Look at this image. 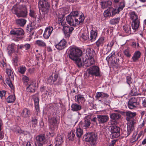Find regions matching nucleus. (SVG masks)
I'll return each instance as SVG.
<instances>
[{
    "label": "nucleus",
    "instance_id": "f257e3e1",
    "mask_svg": "<svg viewBox=\"0 0 146 146\" xmlns=\"http://www.w3.org/2000/svg\"><path fill=\"white\" fill-rule=\"evenodd\" d=\"M85 17L81 12L73 11L66 17L67 23L70 26L76 27L83 24Z\"/></svg>",
    "mask_w": 146,
    "mask_h": 146
},
{
    "label": "nucleus",
    "instance_id": "f03ea898",
    "mask_svg": "<svg viewBox=\"0 0 146 146\" xmlns=\"http://www.w3.org/2000/svg\"><path fill=\"white\" fill-rule=\"evenodd\" d=\"M82 54V50L77 47L70 46L68 50V54L69 57L75 61L76 64L80 60V56Z\"/></svg>",
    "mask_w": 146,
    "mask_h": 146
},
{
    "label": "nucleus",
    "instance_id": "7ed1b4c3",
    "mask_svg": "<svg viewBox=\"0 0 146 146\" xmlns=\"http://www.w3.org/2000/svg\"><path fill=\"white\" fill-rule=\"evenodd\" d=\"M64 20L65 18L64 15H60L58 16V19L57 21L58 24L61 25L63 27L64 31L65 37L68 38L70 36V35L74 29L72 27L65 26L66 22Z\"/></svg>",
    "mask_w": 146,
    "mask_h": 146
},
{
    "label": "nucleus",
    "instance_id": "20e7f679",
    "mask_svg": "<svg viewBox=\"0 0 146 146\" xmlns=\"http://www.w3.org/2000/svg\"><path fill=\"white\" fill-rule=\"evenodd\" d=\"M1 64L3 66V69L6 70V73L8 76V77L6 80V83L12 89H13L14 87L12 83V82L14 80V75L13 71L8 68V67H9V66L7 65L3 61H2Z\"/></svg>",
    "mask_w": 146,
    "mask_h": 146
},
{
    "label": "nucleus",
    "instance_id": "39448f33",
    "mask_svg": "<svg viewBox=\"0 0 146 146\" xmlns=\"http://www.w3.org/2000/svg\"><path fill=\"white\" fill-rule=\"evenodd\" d=\"M12 11L13 13L18 17H26L28 14L27 8L24 5L14 6Z\"/></svg>",
    "mask_w": 146,
    "mask_h": 146
},
{
    "label": "nucleus",
    "instance_id": "423d86ee",
    "mask_svg": "<svg viewBox=\"0 0 146 146\" xmlns=\"http://www.w3.org/2000/svg\"><path fill=\"white\" fill-rule=\"evenodd\" d=\"M130 17L132 21L131 26L132 29L135 31L139 28L140 24L139 19L138 16L134 12H131L130 14Z\"/></svg>",
    "mask_w": 146,
    "mask_h": 146
},
{
    "label": "nucleus",
    "instance_id": "0eeeda50",
    "mask_svg": "<svg viewBox=\"0 0 146 146\" xmlns=\"http://www.w3.org/2000/svg\"><path fill=\"white\" fill-rule=\"evenodd\" d=\"M84 141L88 142L91 145H95L97 140V135L94 133H88L85 134L83 137Z\"/></svg>",
    "mask_w": 146,
    "mask_h": 146
},
{
    "label": "nucleus",
    "instance_id": "6e6552de",
    "mask_svg": "<svg viewBox=\"0 0 146 146\" xmlns=\"http://www.w3.org/2000/svg\"><path fill=\"white\" fill-rule=\"evenodd\" d=\"M50 0H40L38 2V7L44 14L46 13L50 7L49 1Z\"/></svg>",
    "mask_w": 146,
    "mask_h": 146
},
{
    "label": "nucleus",
    "instance_id": "1a4fd4ad",
    "mask_svg": "<svg viewBox=\"0 0 146 146\" xmlns=\"http://www.w3.org/2000/svg\"><path fill=\"white\" fill-rule=\"evenodd\" d=\"M95 63L94 59L85 58L83 59V62L80 60L76 64L79 68L88 67L94 64Z\"/></svg>",
    "mask_w": 146,
    "mask_h": 146
},
{
    "label": "nucleus",
    "instance_id": "9d476101",
    "mask_svg": "<svg viewBox=\"0 0 146 146\" xmlns=\"http://www.w3.org/2000/svg\"><path fill=\"white\" fill-rule=\"evenodd\" d=\"M10 33L16 38V39L15 40V41H18L19 39L23 38L25 33L22 29L15 28L10 31Z\"/></svg>",
    "mask_w": 146,
    "mask_h": 146
},
{
    "label": "nucleus",
    "instance_id": "9b49d317",
    "mask_svg": "<svg viewBox=\"0 0 146 146\" xmlns=\"http://www.w3.org/2000/svg\"><path fill=\"white\" fill-rule=\"evenodd\" d=\"M135 123L131 121L127 123V130H124L122 132L123 137H126L129 136L135 129Z\"/></svg>",
    "mask_w": 146,
    "mask_h": 146
},
{
    "label": "nucleus",
    "instance_id": "f8f14e48",
    "mask_svg": "<svg viewBox=\"0 0 146 146\" xmlns=\"http://www.w3.org/2000/svg\"><path fill=\"white\" fill-rule=\"evenodd\" d=\"M46 137L44 134H40L35 137V146H43L45 143Z\"/></svg>",
    "mask_w": 146,
    "mask_h": 146
},
{
    "label": "nucleus",
    "instance_id": "ddd939ff",
    "mask_svg": "<svg viewBox=\"0 0 146 146\" xmlns=\"http://www.w3.org/2000/svg\"><path fill=\"white\" fill-rule=\"evenodd\" d=\"M114 7L120 12L125 6V2L124 0H111Z\"/></svg>",
    "mask_w": 146,
    "mask_h": 146
},
{
    "label": "nucleus",
    "instance_id": "4468645a",
    "mask_svg": "<svg viewBox=\"0 0 146 146\" xmlns=\"http://www.w3.org/2000/svg\"><path fill=\"white\" fill-rule=\"evenodd\" d=\"M120 11L118 10L115 8L113 7H110L104 12V16L106 17H112L116 14H118Z\"/></svg>",
    "mask_w": 146,
    "mask_h": 146
},
{
    "label": "nucleus",
    "instance_id": "2eb2a0df",
    "mask_svg": "<svg viewBox=\"0 0 146 146\" xmlns=\"http://www.w3.org/2000/svg\"><path fill=\"white\" fill-rule=\"evenodd\" d=\"M88 71V73L92 76L98 77L101 75L100 68L97 66H94L90 67Z\"/></svg>",
    "mask_w": 146,
    "mask_h": 146
},
{
    "label": "nucleus",
    "instance_id": "dca6fc26",
    "mask_svg": "<svg viewBox=\"0 0 146 146\" xmlns=\"http://www.w3.org/2000/svg\"><path fill=\"white\" fill-rule=\"evenodd\" d=\"M110 132L112 137L114 138H117L120 135V128L116 125L111 126L110 127Z\"/></svg>",
    "mask_w": 146,
    "mask_h": 146
},
{
    "label": "nucleus",
    "instance_id": "f3484780",
    "mask_svg": "<svg viewBox=\"0 0 146 146\" xmlns=\"http://www.w3.org/2000/svg\"><path fill=\"white\" fill-rule=\"evenodd\" d=\"M49 127L51 131H54L57 127V121L56 117L48 118Z\"/></svg>",
    "mask_w": 146,
    "mask_h": 146
},
{
    "label": "nucleus",
    "instance_id": "a211bd4d",
    "mask_svg": "<svg viewBox=\"0 0 146 146\" xmlns=\"http://www.w3.org/2000/svg\"><path fill=\"white\" fill-rule=\"evenodd\" d=\"M125 115L126 116V120L129 123L131 121H132L135 123V124L136 123V120L133 117L136 115L135 112H132L130 111H126L125 112Z\"/></svg>",
    "mask_w": 146,
    "mask_h": 146
},
{
    "label": "nucleus",
    "instance_id": "6ab92c4d",
    "mask_svg": "<svg viewBox=\"0 0 146 146\" xmlns=\"http://www.w3.org/2000/svg\"><path fill=\"white\" fill-rule=\"evenodd\" d=\"M97 117L98 121L99 124H104L108 121L109 117L108 115H98Z\"/></svg>",
    "mask_w": 146,
    "mask_h": 146
},
{
    "label": "nucleus",
    "instance_id": "aec40b11",
    "mask_svg": "<svg viewBox=\"0 0 146 146\" xmlns=\"http://www.w3.org/2000/svg\"><path fill=\"white\" fill-rule=\"evenodd\" d=\"M137 99L135 97L131 98L128 102V107L130 109H133L136 108L137 105Z\"/></svg>",
    "mask_w": 146,
    "mask_h": 146
},
{
    "label": "nucleus",
    "instance_id": "412c9836",
    "mask_svg": "<svg viewBox=\"0 0 146 146\" xmlns=\"http://www.w3.org/2000/svg\"><path fill=\"white\" fill-rule=\"evenodd\" d=\"M31 45L30 44L28 43L26 44H21L19 46V45L17 46V54L19 55H21L23 53V52L20 51L19 49L23 50L25 49L26 50H29L31 48Z\"/></svg>",
    "mask_w": 146,
    "mask_h": 146
},
{
    "label": "nucleus",
    "instance_id": "4be33fe9",
    "mask_svg": "<svg viewBox=\"0 0 146 146\" xmlns=\"http://www.w3.org/2000/svg\"><path fill=\"white\" fill-rule=\"evenodd\" d=\"M108 96L109 95L107 94L102 92H98L96 94V98L99 101L102 102L105 101Z\"/></svg>",
    "mask_w": 146,
    "mask_h": 146
},
{
    "label": "nucleus",
    "instance_id": "5701e85b",
    "mask_svg": "<svg viewBox=\"0 0 146 146\" xmlns=\"http://www.w3.org/2000/svg\"><path fill=\"white\" fill-rule=\"evenodd\" d=\"M67 42L64 39H62L58 44L55 45V48L58 50H61L66 47Z\"/></svg>",
    "mask_w": 146,
    "mask_h": 146
},
{
    "label": "nucleus",
    "instance_id": "b1692460",
    "mask_svg": "<svg viewBox=\"0 0 146 146\" xmlns=\"http://www.w3.org/2000/svg\"><path fill=\"white\" fill-rule=\"evenodd\" d=\"M53 30L52 27H48L46 28L43 35V37L45 39L49 38Z\"/></svg>",
    "mask_w": 146,
    "mask_h": 146
},
{
    "label": "nucleus",
    "instance_id": "393cba45",
    "mask_svg": "<svg viewBox=\"0 0 146 146\" xmlns=\"http://www.w3.org/2000/svg\"><path fill=\"white\" fill-rule=\"evenodd\" d=\"M86 53L88 58L94 59V56L95 54V52L93 49L90 48H88L86 50Z\"/></svg>",
    "mask_w": 146,
    "mask_h": 146
},
{
    "label": "nucleus",
    "instance_id": "a878e982",
    "mask_svg": "<svg viewBox=\"0 0 146 146\" xmlns=\"http://www.w3.org/2000/svg\"><path fill=\"white\" fill-rule=\"evenodd\" d=\"M15 48L16 45L14 43H12L10 45H8L7 51L10 55H11L13 53L17 54V49L16 50Z\"/></svg>",
    "mask_w": 146,
    "mask_h": 146
},
{
    "label": "nucleus",
    "instance_id": "bb28decb",
    "mask_svg": "<svg viewBox=\"0 0 146 146\" xmlns=\"http://www.w3.org/2000/svg\"><path fill=\"white\" fill-rule=\"evenodd\" d=\"M64 135L62 133L58 135L57 136L56 138V145H59L61 144L63 142Z\"/></svg>",
    "mask_w": 146,
    "mask_h": 146
},
{
    "label": "nucleus",
    "instance_id": "cd10ccee",
    "mask_svg": "<svg viewBox=\"0 0 146 146\" xmlns=\"http://www.w3.org/2000/svg\"><path fill=\"white\" fill-rule=\"evenodd\" d=\"M141 54V53L140 51L137 50L135 51L131 58L132 61L134 62L138 61L140 58Z\"/></svg>",
    "mask_w": 146,
    "mask_h": 146
},
{
    "label": "nucleus",
    "instance_id": "c85d7f7f",
    "mask_svg": "<svg viewBox=\"0 0 146 146\" xmlns=\"http://www.w3.org/2000/svg\"><path fill=\"white\" fill-rule=\"evenodd\" d=\"M36 83L32 82L29 84L26 88L27 92L30 93H34L35 91Z\"/></svg>",
    "mask_w": 146,
    "mask_h": 146
},
{
    "label": "nucleus",
    "instance_id": "c756f323",
    "mask_svg": "<svg viewBox=\"0 0 146 146\" xmlns=\"http://www.w3.org/2000/svg\"><path fill=\"white\" fill-rule=\"evenodd\" d=\"M27 20L24 19L20 18L16 19L15 21V24L18 26L23 27L26 24Z\"/></svg>",
    "mask_w": 146,
    "mask_h": 146
},
{
    "label": "nucleus",
    "instance_id": "7c9ffc66",
    "mask_svg": "<svg viewBox=\"0 0 146 146\" xmlns=\"http://www.w3.org/2000/svg\"><path fill=\"white\" fill-rule=\"evenodd\" d=\"M58 77V74L56 73H53L51 76L48 78V82L51 84H53L57 80Z\"/></svg>",
    "mask_w": 146,
    "mask_h": 146
},
{
    "label": "nucleus",
    "instance_id": "2f4dec72",
    "mask_svg": "<svg viewBox=\"0 0 146 146\" xmlns=\"http://www.w3.org/2000/svg\"><path fill=\"white\" fill-rule=\"evenodd\" d=\"M97 31H94L93 29L90 31L89 38L91 42H93L96 40L97 35Z\"/></svg>",
    "mask_w": 146,
    "mask_h": 146
},
{
    "label": "nucleus",
    "instance_id": "473e14b6",
    "mask_svg": "<svg viewBox=\"0 0 146 146\" xmlns=\"http://www.w3.org/2000/svg\"><path fill=\"white\" fill-rule=\"evenodd\" d=\"M75 100L76 102L79 104H82L84 103L85 101V99L83 95L79 94L75 96Z\"/></svg>",
    "mask_w": 146,
    "mask_h": 146
},
{
    "label": "nucleus",
    "instance_id": "72a5a7b5",
    "mask_svg": "<svg viewBox=\"0 0 146 146\" xmlns=\"http://www.w3.org/2000/svg\"><path fill=\"white\" fill-rule=\"evenodd\" d=\"M91 123L90 120L88 119H86L84 121L82 122L81 126L84 129H87L90 126Z\"/></svg>",
    "mask_w": 146,
    "mask_h": 146
},
{
    "label": "nucleus",
    "instance_id": "f704fd0d",
    "mask_svg": "<svg viewBox=\"0 0 146 146\" xmlns=\"http://www.w3.org/2000/svg\"><path fill=\"white\" fill-rule=\"evenodd\" d=\"M112 4V2L110 0L107 1H102L101 3V7L102 9H105L110 6Z\"/></svg>",
    "mask_w": 146,
    "mask_h": 146
},
{
    "label": "nucleus",
    "instance_id": "c9c22d12",
    "mask_svg": "<svg viewBox=\"0 0 146 146\" xmlns=\"http://www.w3.org/2000/svg\"><path fill=\"white\" fill-rule=\"evenodd\" d=\"M125 32L129 35L131 33V26L130 25H125L123 27Z\"/></svg>",
    "mask_w": 146,
    "mask_h": 146
},
{
    "label": "nucleus",
    "instance_id": "e433bc0d",
    "mask_svg": "<svg viewBox=\"0 0 146 146\" xmlns=\"http://www.w3.org/2000/svg\"><path fill=\"white\" fill-rule=\"evenodd\" d=\"M35 107L36 112L38 113L40 111V109L39 106V98L38 97H36L34 100Z\"/></svg>",
    "mask_w": 146,
    "mask_h": 146
},
{
    "label": "nucleus",
    "instance_id": "4c0bfd02",
    "mask_svg": "<svg viewBox=\"0 0 146 146\" xmlns=\"http://www.w3.org/2000/svg\"><path fill=\"white\" fill-rule=\"evenodd\" d=\"M16 100L15 95H10L7 98L6 100L8 103H13Z\"/></svg>",
    "mask_w": 146,
    "mask_h": 146
},
{
    "label": "nucleus",
    "instance_id": "58836bf2",
    "mask_svg": "<svg viewBox=\"0 0 146 146\" xmlns=\"http://www.w3.org/2000/svg\"><path fill=\"white\" fill-rule=\"evenodd\" d=\"M130 95L132 96H138L140 95L139 92H138V90L135 86H134L132 89L130 93Z\"/></svg>",
    "mask_w": 146,
    "mask_h": 146
},
{
    "label": "nucleus",
    "instance_id": "ea45409f",
    "mask_svg": "<svg viewBox=\"0 0 146 146\" xmlns=\"http://www.w3.org/2000/svg\"><path fill=\"white\" fill-rule=\"evenodd\" d=\"M104 38L103 37H100L96 42V44L97 47H99L100 46H103L104 43Z\"/></svg>",
    "mask_w": 146,
    "mask_h": 146
},
{
    "label": "nucleus",
    "instance_id": "a19ab883",
    "mask_svg": "<svg viewBox=\"0 0 146 146\" xmlns=\"http://www.w3.org/2000/svg\"><path fill=\"white\" fill-rule=\"evenodd\" d=\"M110 117L111 119L116 120L120 118L121 115L117 113H112L110 114Z\"/></svg>",
    "mask_w": 146,
    "mask_h": 146
},
{
    "label": "nucleus",
    "instance_id": "79ce46f5",
    "mask_svg": "<svg viewBox=\"0 0 146 146\" xmlns=\"http://www.w3.org/2000/svg\"><path fill=\"white\" fill-rule=\"evenodd\" d=\"M72 110L73 111H77L80 110L81 109V106L76 104H74L71 105Z\"/></svg>",
    "mask_w": 146,
    "mask_h": 146
},
{
    "label": "nucleus",
    "instance_id": "37998d69",
    "mask_svg": "<svg viewBox=\"0 0 146 146\" xmlns=\"http://www.w3.org/2000/svg\"><path fill=\"white\" fill-rule=\"evenodd\" d=\"M36 44L39 47H45L46 46V43L43 40H38L36 41Z\"/></svg>",
    "mask_w": 146,
    "mask_h": 146
},
{
    "label": "nucleus",
    "instance_id": "c03bdc74",
    "mask_svg": "<svg viewBox=\"0 0 146 146\" xmlns=\"http://www.w3.org/2000/svg\"><path fill=\"white\" fill-rule=\"evenodd\" d=\"M35 23L33 22L28 25L26 28L27 31L29 32L32 31L35 28Z\"/></svg>",
    "mask_w": 146,
    "mask_h": 146
},
{
    "label": "nucleus",
    "instance_id": "a18cd8bd",
    "mask_svg": "<svg viewBox=\"0 0 146 146\" xmlns=\"http://www.w3.org/2000/svg\"><path fill=\"white\" fill-rule=\"evenodd\" d=\"M120 20V17H117L116 18H114L111 19L109 21V23L111 25H116L118 23Z\"/></svg>",
    "mask_w": 146,
    "mask_h": 146
},
{
    "label": "nucleus",
    "instance_id": "49530a36",
    "mask_svg": "<svg viewBox=\"0 0 146 146\" xmlns=\"http://www.w3.org/2000/svg\"><path fill=\"white\" fill-rule=\"evenodd\" d=\"M75 136V130H72L68 135L69 140L71 141H73L74 139Z\"/></svg>",
    "mask_w": 146,
    "mask_h": 146
},
{
    "label": "nucleus",
    "instance_id": "de8ad7c7",
    "mask_svg": "<svg viewBox=\"0 0 146 146\" xmlns=\"http://www.w3.org/2000/svg\"><path fill=\"white\" fill-rule=\"evenodd\" d=\"M75 132V133H76L77 137L79 138L83 134V131L82 129L80 127L77 128Z\"/></svg>",
    "mask_w": 146,
    "mask_h": 146
},
{
    "label": "nucleus",
    "instance_id": "09e8293b",
    "mask_svg": "<svg viewBox=\"0 0 146 146\" xmlns=\"http://www.w3.org/2000/svg\"><path fill=\"white\" fill-rule=\"evenodd\" d=\"M22 113L25 117H28L31 114L30 110L26 108H25L23 110Z\"/></svg>",
    "mask_w": 146,
    "mask_h": 146
},
{
    "label": "nucleus",
    "instance_id": "8fccbe9b",
    "mask_svg": "<svg viewBox=\"0 0 146 146\" xmlns=\"http://www.w3.org/2000/svg\"><path fill=\"white\" fill-rule=\"evenodd\" d=\"M29 15L30 17L33 18H35V19H36V13L33 9L31 8V7H30Z\"/></svg>",
    "mask_w": 146,
    "mask_h": 146
},
{
    "label": "nucleus",
    "instance_id": "3c124183",
    "mask_svg": "<svg viewBox=\"0 0 146 146\" xmlns=\"http://www.w3.org/2000/svg\"><path fill=\"white\" fill-rule=\"evenodd\" d=\"M26 70L27 68L25 66H21L19 68V72L21 74H23L25 73Z\"/></svg>",
    "mask_w": 146,
    "mask_h": 146
},
{
    "label": "nucleus",
    "instance_id": "603ef678",
    "mask_svg": "<svg viewBox=\"0 0 146 146\" xmlns=\"http://www.w3.org/2000/svg\"><path fill=\"white\" fill-rule=\"evenodd\" d=\"M37 22L39 23L41 22L44 21L45 20V16L44 15H41V13L39 15L38 17L37 18Z\"/></svg>",
    "mask_w": 146,
    "mask_h": 146
},
{
    "label": "nucleus",
    "instance_id": "864d4df0",
    "mask_svg": "<svg viewBox=\"0 0 146 146\" xmlns=\"http://www.w3.org/2000/svg\"><path fill=\"white\" fill-rule=\"evenodd\" d=\"M137 133L136 132L134 133L132 135V138L131 139V142L133 143L137 141L138 139L137 137Z\"/></svg>",
    "mask_w": 146,
    "mask_h": 146
},
{
    "label": "nucleus",
    "instance_id": "5fc2aeb1",
    "mask_svg": "<svg viewBox=\"0 0 146 146\" xmlns=\"http://www.w3.org/2000/svg\"><path fill=\"white\" fill-rule=\"evenodd\" d=\"M81 38L84 40H90L89 35L86 33H82L81 36Z\"/></svg>",
    "mask_w": 146,
    "mask_h": 146
},
{
    "label": "nucleus",
    "instance_id": "6e6d98bb",
    "mask_svg": "<svg viewBox=\"0 0 146 146\" xmlns=\"http://www.w3.org/2000/svg\"><path fill=\"white\" fill-rule=\"evenodd\" d=\"M2 125V121L0 120V140L2 139L4 137L3 130L1 129Z\"/></svg>",
    "mask_w": 146,
    "mask_h": 146
},
{
    "label": "nucleus",
    "instance_id": "4d7b16f0",
    "mask_svg": "<svg viewBox=\"0 0 146 146\" xmlns=\"http://www.w3.org/2000/svg\"><path fill=\"white\" fill-rule=\"evenodd\" d=\"M45 144H46V146H53V141L52 139H46Z\"/></svg>",
    "mask_w": 146,
    "mask_h": 146
},
{
    "label": "nucleus",
    "instance_id": "13d9d810",
    "mask_svg": "<svg viewBox=\"0 0 146 146\" xmlns=\"http://www.w3.org/2000/svg\"><path fill=\"white\" fill-rule=\"evenodd\" d=\"M37 119H36L34 117L32 118V126L33 127H35L37 126Z\"/></svg>",
    "mask_w": 146,
    "mask_h": 146
},
{
    "label": "nucleus",
    "instance_id": "bf43d9fd",
    "mask_svg": "<svg viewBox=\"0 0 146 146\" xmlns=\"http://www.w3.org/2000/svg\"><path fill=\"white\" fill-rule=\"evenodd\" d=\"M18 58L17 56H15L13 58V62L14 65L16 66L18 65Z\"/></svg>",
    "mask_w": 146,
    "mask_h": 146
},
{
    "label": "nucleus",
    "instance_id": "052dcab7",
    "mask_svg": "<svg viewBox=\"0 0 146 146\" xmlns=\"http://www.w3.org/2000/svg\"><path fill=\"white\" fill-rule=\"evenodd\" d=\"M123 53L127 57H130L131 56V55L130 54L129 50L128 48L124 50Z\"/></svg>",
    "mask_w": 146,
    "mask_h": 146
},
{
    "label": "nucleus",
    "instance_id": "680f3d73",
    "mask_svg": "<svg viewBox=\"0 0 146 146\" xmlns=\"http://www.w3.org/2000/svg\"><path fill=\"white\" fill-rule=\"evenodd\" d=\"M15 132L16 133H18L19 134L21 135L22 134L25 135V131L19 128L18 129H17L15 131Z\"/></svg>",
    "mask_w": 146,
    "mask_h": 146
},
{
    "label": "nucleus",
    "instance_id": "e2e57ef3",
    "mask_svg": "<svg viewBox=\"0 0 146 146\" xmlns=\"http://www.w3.org/2000/svg\"><path fill=\"white\" fill-rule=\"evenodd\" d=\"M115 42V40L114 39H113L109 43V46L110 47V49L109 50H108L107 52L106 53V54L108 53V52H109V51L111 50V48H112V47L113 45Z\"/></svg>",
    "mask_w": 146,
    "mask_h": 146
},
{
    "label": "nucleus",
    "instance_id": "0e129e2a",
    "mask_svg": "<svg viewBox=\"0 0 146 146\" xmlns=\"http://www.w3.org/2000/svg\"><path fill=\"white\" fill-rule=\"evenodd\" d=\"M131 78L129 76H127L126 77L127 82L129 84V86H130V84L132 83Z\"/></svg>",
    "mask_w": 146,
    "mask_h": 146
},
{
    "label": "nucleus",
    "instance_id": "69168bd1",
    "mask_svg": "<svg viewBox=\"0 0 146 146\" xmlns=\"http://www.w3.org/2000/svg\"><path fill=\"white\" fill-rule=\"evenodd\" d=\"M22 79L24 83H27L29 80V78L25 75L23 76Z\"/></svg>",
    "mask_w": 146,
    "mask_h": 146
},
{
    "label": "nucleus",
    "instance_id": "338daca9",
    "mask_svg": "<svg viewBox=\"0 0 146 146\" xmlns=\"http://www.w3.org/2000/svg\"><path fill=\"white\" fill-rule=\"evenodd\" d=\"M6 94V91L5 90L0 91V96L1 99L3 97L5 96Z\"/></svg>",
    "mask_w": 146,
    "mask_h": 146
},
{
    "label": "nucleus",
    "instance_id": "774afa93",
    "mask_svg": "<svg viewBox=\"0 0 146 146\" xmlns=\"http://www.w3.org/2000/svg\"><path fill=\"white\" fill-rule=\"evenodd\" d=\"M115 52L114 51H113L108 56H109L111 58L113 57H115Z\"/></svg>",
    "mask_w": 146,
    "mask_h": 146
}]
</instances>
